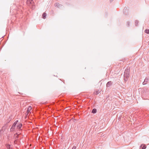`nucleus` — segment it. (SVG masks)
Returning a JSON list of instances; mask_svg holds the SVG:
<instances>
[{"label": "nucleus", "mask_w": 149, "mask_h": 149, "mask_svg": "<svg viewBox=\"0 0 149 149\" xmlns=\"http://www.w3.org/2000/svg\"><path fill=\"white\" fill-rule=\"evenodd\" d=\"M130 74V70L128 68H127L124 72V80L125 82L127 81L129 78Z\"/></svg>", "instance_id": "obj_1"}, {"label": "nucleus", "mask_w": 149, "mask_h": 149, "mask_svg": "<svg viewBox=\"0 0 149 149\" xmlns=\"http://www.w3.org/2000/svg\"><path fill=\"white\" fill-rule=\"evenodd\" d=\"M18 122V120H17L13 124L11 127L10 129V131L11 132H14L15 130V129H16L15 128L16 125L17 124V123Z\"/></svg>", "instance_id": "obj_2"}, {"label": "nucleus", "mask_w": 149, "mask_h": 149, "mask_svg": "<svg viewBox=\"0 0 149 149\" xmlns=\"http://www.w3.org/2000/svg\"><path fill=\"white\" fill-rule=\"evenodd\" d=\"M22 127V124L21 123H18L17 125V128H16V129H18L19 130H21V128Z\"/></svg>", "instance_id": "obj_3"}, {"label": "nucleus", "mask_w": 149, "mask_h": 149, "mask_svg": "<svg viewBox=\"0 0 149 149\" xmlns=\"http://www.w3.org/2000/svg\"><path fill=\"white\" fill-rule=\"evenodd\" d=\"M55 6L56 7L59 8H61L62 7V5L61 4H60L59 3H56L55 4Z\"/></svg>", "instance_id": "obj_4"}, {"label": "nucleus", "mask_w": 149, "mask_h": 149, "mask_svg": "<svg viewBox=\"0 0 149 149\" xmlns=\"http://www.w3.org/2000/svg\"><path fill=\"white\" fill-rule=\"evenodd\" d=\"M33 3V0H27L26 1V3L29 6L30 4L32 5Z\"/></svg>", "instance_id": "obj_5"}, {"label": "nucleus", "mask_w": 149, "mask_h": 149, "mask_svg": "<svg viewBox=\"0 0 149 149\" xmlns=\"http://www.w3.org/2000/svg\"><path fill=\"white\" fill-rule=\"evenodd\" d=\"M19 134H17V133L14 134V137L15 138V140H19L18 139V138L19 135Z\"/></svg>", "instance_id": "obj_6"}, {"label": "nucleus", "mask_w": 149, "mask_h": 149, "mask_svg": "<svg viewBox=\"0 0 149 149\" xmlns=\"http://www.w3.org/2000/svg\"><path fill=\"white\" fill-rule=\"evenodd\" d=\"M32 109V108L31 106H29L27 109V111L26 114L28 115L30 111Z\"/></svg>", "instance_id": "obj_7"}, {"label": "nucleus", "mask_w": 149, "mask_h": 149, "mask_svg": "<svg viewBox=\"0 0 149 149\" xmlns=\"http://www.w3.org/2000/svg\"><path fill=\"white\" fill-rule=\"evenodd\" d=\"M112 82L110 81H109L107 83V87H109L111 85H112Z\"/></svg>", "instance_id": "obj_8"}, {"label": "nucleus", "mask_w": 149, "mask_h": 149, "mask_svg": "<svg viewBox=\"0 0 149 149\" xmlns=\"http://www.w3.org/2000/svg\"><path fill=\"white\" fill-rule=\"evenodd\" d=\"M140 147L142 149H145L146 148V146L145 145L142 144L140 146Z\"/></svg>", "instance_id": "obj_9"}, {"label": "nucleus", "mask_w": 149, "mask_h": 149, "mask_svg": "<svg viewBox=\"0 0 149 149\" xmlns=\"http://www.w3.org/2000/svg\"><path fill=\"white\" fill-rule=\"evenodd\" d=\"M14 143L15 145H19V141L15 140Z\"/></svg>", "instance_id": "obj_10"}, {"label": "nucleus", "mask_w": 149, "mask_h": 149, "mask_svg": "<svg viewBox=\"0 0 149 149\" xmlns=\"http://www.w3.org/2000/svg\"><path fill=\"white\" fill-rule=\"evenodd\" d=\"M46 15L47 14L46 13H43L42 15V18L44 19H45V18H46Z\"/></svg>", "instance_id": "obj_11"}, {"label": "nucleus", "mask_w": 149, "mask_h": 149, "mask_svg": "<svg viewBox=\"0 0 149 149\" xmlns=\"http://www.w3.org/2000/svg\"><path fill=\"white\" fill-rule=\"evenodd\" d=\"M148 81V79H147L146 78L144 80V81L143 82V85H145L147 83Z\"/></svg>", "instance_id": "obj_12"}, {"label": "nucleus", "mask_w": 149, "mask_h": 149, "mask_svg": "<svg viewBox=\"0 0 149 149\" xmlns=\"http://www.w3.org/2000/svg\"><path fill=\"white\" fill-rule=\"evenodd\" d=\"M12 119V117L11 116H9V118L7 120V123H9L10 122V120H11Z\"/></svg>", "instance_id": "obj_13"}, {"label": "nucleus", "mask_w": 149, "mask_h": 149, "mask_svg": "<svg viewBox=\"0 0 149 149\" xmlns=\"http://www.w3.org/2000/svg\"><path fill=\"white\" fill-rule=\"evenodd\" d=\"M6 146L7 148L8 149H11L12 148L11 146V145L9 144L7 145H6Z\"/></svg>", "instance_id": "obj_14"}, {"label": "nucleus", "mask_w": 149, "mask_h": 149, "mask_svg": "<svg viewBox=\"0 0 149 149\" xmlns=\"http://www.w3.org/2000/svg\"><path fill=\"white\" fill-rule=\"evenodd\" d=\"M97 112V110L95 109H93L92 111V113H95Z\"/></svg>", "instance_id": "obj_15"}, {"label": "nucleus", "mask_w": 149, "mask_h": 149, "mask_svg": "<svg viewBox=\"0 0 149 149\" xmlns=\"http://www.w3.org/2000/svg\"><path fill=\"white\" fill-rule=\"evenodd\" d=\"M145 32L147 34H149V29H146L145 31Z\"/></svg>", "instance_id": "obj_16"}, {"label": "nucleus", "mask_w": 149, "mask_h": 149, "mask_svg": "<svg viewBox=\"0 0 149 149\" xmlns=\"http://www.w3.org/2000/svg\"><path fill=\"white\" fill-rule=\"evenodd\" d=\"M139 23V21L137 20L135 21V24L136 26H137Z\"/></svg>", "instance_id": "obj_17"}, {"label": "nucleus", "mask_w": 149, "mask_h": 149, "mask_svg": "<svg viewBox=\"0 0 149 149\" xmlns=\"http://www.w3.org/2000/svg\"><path fill=\"white\" fill-rule=\"evenodd\" d=\"M100 93V92H99V91H96L95 93V94H96V95H97L99 93Z\"/></svg>", "instance_id": "obj_18"}, {"label": "nucleus", "mask_w": 149, "mask_h": 149, "mask_svg": "<svg viewBox=\"0 0 149 149\" xmlns=\"http://www.w3.org/2000/svg\"><path fill=\"white\" fill-rule=\"evenodd\" d=\"M127 25L128 26H129L130 25V22H127Z\"/></svg>", "instance_id": "obj_19"}, {"label": "nucleus", "mask_w": 149, "mask_h": 149, "mask_svg": "<svg viewBox=\"0 0 149 149\" xmlns=\"http://www.w3.org/2000/svg\"><path fill=\"white\" fill-rule=\"evenodd\" d=\"M76 148V146H74L73 147V148H72V149H75Z\"/></svg>", "instance_id": "obj_20"}, {"label": "nucleus", "mask_w": 149, "mask_h": 149, "mask_svg": "<svg viewBox=\"0 0 149 149\" xmlns=\"http://www.w3.org/2000/svg\"><path fill=\"white\" fill-rule=\"evenodd\" d=\"M148 44H149V42H148Z\"/></svg>", "instance_id": "obj_21"}]
</instances>
